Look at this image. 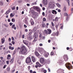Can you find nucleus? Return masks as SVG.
<instances>
[{"label": "nucleus", "mask_w": 73, "mask_h": 73, "mask_svg": "<svg viewBox=\"0 0 73 73\" xmlns=\"http://www.w3.org/2000/svg\"><path fill=\"white\" fill-rule=\"evenodd\" d=\"M27 50L25 48V46H22L21 48L20 53L21 54H24V55H26L27 54Z\"/></svg>", "instance_id": "1"}, {"label": "nucleus", "mask_w": 73, "mask_h": 73, "mask_svg": "<svg viewBox=\"0 0 73 73\" xmlns=\"http://www.w3.org/2000/svg\"><path fill=\"white\" fill-rule=\"evenodd\" d=\"M65 65L66 68L69 70H70V69H73V66L69 63H67Z\"/></svg>", "instance_id": "2"}, {"label": "nucleus", "mask_w": 73, "mask_h": 73, "mask_svg": "<svg viewBox=\"0 0 73 73\" xmlns=\"http://www.w3.org/2000/svg\"><path fill=\"white\" fill-rule=\"evenodd\" d=\"M26 62L27 64H29V65H32V62L31 61V57H28L26 58Z\"/></svg>", "instance_id": "3"}, {"label": "nucleus", "mask_w": 73, "mask_h": 73, "mask_svg": "<svg viewBox=\"0 0 73 73\" xmlns=\"http://www.w3.org/2000/svg\"><path fill=\"white\" fill-rule=\"evenodd\" d=\"M33 8L34 9H36L37 12H40V9L39 8L37 7H33Z\"/></svg>", "instance_id": "4"}, {"label": "nucleus", "mask_w": 73, "mask_h": 73, "mask_svg": "<svg viewBox=\"0 0 73 73\" xmlns=\"http://www.w3.org/2000/svg\"><path fill=\"white\" fill-rule=\"evenodd\" d=\"M63 58H64V60L66 61H68V59H69L68 56V55H64L63 56Z\"/></svg>", "instance_id": "5"}, {"label": "nucleus", "mask_w": 73, "mask_h": 73, "mask_svg": "<svg viewBox=\"0 0 73 73\" xmlns=\"http://www.w3.org/2000/svg\"><path fill=\"white\" fill-rule=\"evenodd\" d=\"M40 62L41 64H44L45 62V59L43 58H41L40 60Z\"/></svg>", "instance_id": "6"}, {"label": "nucleus", "mask_w": 73, "mask_h": 73, "mask_svg": "<svg viewBox=\"0 0 73 73\" xmlns=\"http://www.w3.org/2000/svg\"><path fill=\"white\" fill-rule=\"evenodd\" d=\"M52 33V31L50 29H48L47 31H46V34L47 35H49Z\"/></svg>", "instance_id": "7"}, {"label": "nucleus", "mask_w": 73, "mask_h": 73, "mask_svg": "<svg viewBox=\"0 0 73 73\" xmlns=\"http://www.w3.org/2000/svg\"><path fill=\"white\" fill-rule=\"evenodd\" d=\"M31 13H32V14H33V15H35V16H37L38 13H37V12H35L34 10L31 11Z\"/></svg>", "instance_id": "8"}, {"label": "nucleus", "mask_w": 73, "mask_h": 73, "mask_svg": "<svg viewBox=\"0 0 73 73\" xmlns=\"http://www.w3.org/2000/svg\"><path fill=\"white\" fill-rule=\"evenodd\" d=\"M24 43L27 46H29L31 45V42H27V43Z\"/></svg>", "instance_id": "9"}, {"label": "nucleus", "mask_w": 73, "mask_h": 73, "mask_svg": "<svg viewBox=\"0 0 73 73\" xmlns=\"http://www.w3.org/2000/svg\"><path fill=\"white\" fill-rule=\"evenodd\" d=\"M35 54L37 56V57L39 56H40V54H39L37 52V51H35Z\"/></svg>", "instance_id": "10"}, {"label": "nucleus", "mask_w": 73, "mask_h": 73, "mask_svg": "<svg viewBox=\"0 0 73 73\" xmlns=\"http://www.w3.org/2000/svg\"><path fill=\"white\" fill-rule=\"evenodd\" d=\"M54 5L53 4H50L49 5V7L50 8H54Z\"/></svg>", "instance_id": "11"}, {"label": "nucleus", "mask_w": 73, "mask_h": 73, "mask_svg": "<svg viewBox=\"0 0 73 73\" xmlns=\"http://www.w3.org/2000/svg\"><path fill=\"white\" fill-rule=\"evenodd\" d=\"M52 13L53 14H55L56 15L57 14V12L55 10H53L52 11Z\"/></svg>", "instance_id": "12"}, {"label": "nucleus", "mask_w": 73, "mask_h": 73, "mask_svg": "<svg viewBox=\"0 0 73 73\" xmlns=\"http://www.w3.org/2000/svg\"><path fill=\"white\" fill-rule=\"evenodd\" d=\"M31 58L33 62H34L36 61V60H35V58L34 56H32Z\"/></svg>", "instance_id": "13"}, {"label": "nucleus", "mask_w": 73, "mask_h": 73, "mask_svg": "<svg viewBox=\"0 0 73 73\" xmlns=\"http://www.w3.org/2000/svg\"><path fill=\"white\" fill-rule=\"evenodd\" d=\"M27 38L29 40H31L32 39V36H30L28 37Z\"/></svg>", "instance_id": "14"}, {"label": "nucleus", "mask_w": 73, "mask_h": 73, "mask_svg": "<svg viewBox=\"0 0 73 73\" xmlns=\"http://www.w3.org/2000/svg\"><path fill=\"white\" fill-rule=\"evenodd\" d=\"M36 65H38V66L39 67H40V66H41V65L40 64V63H39L38 62H36Z\"/></svg>", "instance_id": "15"}, {"label": "nucleus", "mask_w": 73, "mask_h": 73, "mask_svg": "<svg viewBox=\"0 0 73 73\" xmlns=\"http://www.w3.org/2000/svg\"><path fill=\"white\" fill-rule=\"evenodd\" d=\"M58 63H59V64H62L63 61L62 60H59L58 61Z\"/></svg>", "instance_id": "16"}, {"label": "nucleus", "mask_w": 73, "mask_h": 73, "mask_svg": "<svg viewBox=\"0 0 73 73\" xmlns=\"http://www.w3.org/2000/svg\"><path fill=\"white\" fill-rule=\"evenodd\" d=\"M42 2L44 5H46V0H43Z\"/></svg>", "instance_id": "17"}, {"label": "nucleus", "mask_w": 73, "mask_h": 73, "mask_svg": "<svg viewBox=\"0 0 73 73\" xmlns=\"http://www.w3.org/2000/svg\"><path fill=\"white\" fill-rule=\"evenodd\" d=\"M4 38H3L1 39V42L2 44H3L5 41V40H4Z\"/></svg>", "instance_id": "18"}, {"label": "nucleus", "mask_w": 73, "mask_h": 73, "mask_svg": "<svg viewBox=\"0 0 73 73\" xmlns=\"http://www.w3.org/2000/svg\"><path fill=\"white\" fill-rule=\"evenodd\" d=\"M56 5L58 7H59V8L61 7V5L59 3H56Z\"/></svg>", "instance_id": "19"}, {"label": "nucleus", "mask_w": 73, "mask_h": 73, "mask_svg": "<svg viewBox=\"0 0 73 73\" xmlns=\"http://www.w3.org/2000/svg\"><path fill=\"white\" fill-rule=\"evenodd\" d=\"M9 12H10V10H9L8 11H7L5 13V14L6 15H8V13H9Z\"/></svg>", "instance_id": "20"}, {"label": "nucleus", "mask_w": 73, "mask_h": 73, "mask_svg": "<svg viewBox=\"0 0 73 73\" xmlns=\"http://www.w3.org/2000/svg\"><path fill=\"white\" fill-rule=\"evenodd\" d=\"M11 21L13 23L15 22V18H13L11 19Z\"/></svg>", "instance_id": "21"}, {"label": "nucleus", "mask_w": 73, "mask_h": 73, "mask_svg": "<svg viewBox=\"0 0 73 73\" xmlns=\"http://www.w3.org/2000/svg\"><path fill=\"white\" fill-rule=\"evenodd\" d=\"M49 55V54L48 52H46V57H48V56Z\"/></svg>", "instance_id": "22"}, {"label": "nucleus", "mask_w": 73, "mask_h": 73, "mask_svg": "<svg viewBox=\"0 0 73 73\" xmlns=\"http://www.w3.org/2000/svg\"><path fill=\"white\" fill-rule=\"evenodd\" d=\"M46 62L47 64H49L50 63V60L49 59H48L46 61Z\"/></svg>", "instance_id": "23"}, {"label": "nucleus", "mask_w": 73, "mask_h": 73, "mask_svg": "<svg viewBox=\"0 0 73 73\" xmlns=\"http://www.w3.org/2000/svg\"><path fill=\"white\" fill-rule=\"evenodd\" d=\"M58 17H56L55 18V21H58Z\"/></svg>", "instance_id": "24"}, {"label": "nucleus", "mask_w": 73, "mask_h": 73, "mask_svg": "<svg viewBox=\"0 0 73 73\" xmlns=\"http://www.w3.org/2000/svg\"><path fill=\"white\" fill-rule=\"evenodd\" d=\"M23 43H26L27 42H28V41H27V40H23Z\"/></svg>", "instance_id": "25"}, {"label": "nucleus", "mask_w": 73, "mask_h": 73, "mask_svg": "<svg viewBox=\"0 0 73 73\" xmlns=\"http://www.w3.org/2000/svg\"><path fill=\"white\" fill-rule=\"evenodd\" d=\"M0 5H3V2L2 1L0 2Z\"/></svg>", "instance_id": "26"}, {"label": "nucleus", "mask_w": 73, "mask_h": 73, "mask_svg": "<svg viewBox=\"0 0 73 73\" xmlns=\"http://www.w3.org/2000/svg\"><path fill=\"white\" fill-rule=\"evenodd\" d=\"M64 11H66V7H64L63 9Z\"/></svg>", "instance_id": "27"}, {"label": "nucleus", "mask_w": 73, "mask_h": 73, "mask_svg": "<svg viewBox=\"0 0 73 73\" xmlns=\"http://www.w3.org/2000/svg\"><path fill=\"white\" fill-rule=\"evenodd\" d=\"M37 40V36H35V37L34 40H35V41H36Z\"/></svg>", "instance_id": "28"}, {"label": "nucleus", "mask_w": 73, "mask_h": 73, "mask_svg": "<svg viewBox=\"0 0 73 73\" xmlns=\"http://www.w3.org/2000/svg\"><path fill=\"white\" fill-rule=\"evenodd\" d=\"M64 15L65 16H68V14L67 13H65L64 14Z\"/></svg>", "instance_id": "29"}, {"label": "nucleus", "mask_w": 73, "mask_h": 73, "mask_svg": "<svg viewBox=\"0 0 73 73\" xmlns=\"http://www.w3.org/2000/svg\"><path fill=\"white\" fill-rule=\"evenodd\" d=\"M58 34H59L58 31H57L56 33H55V35H56V36H58Z\"/></svg>", "instance_id": "30"}, {"label": "nucleus", "mask_w": 73, "mask_h": 73, "mask_svg": "<svg viewBox=\"0 0 73 73\" xmlns=\"http://www.w3.org/2000/svg\"><path fill=\"white\" fill-rule=\"evenodd\" d=\"M33 29V31H36V30H37V28H36V27H35Z\"/></svg>", "instance_id": "31"}, {"label": "nucleus", "mask_w": 73, "mask_h": 73, "mask_svg": "<svg viewBox=\"0 0 73 73\" xmlns=\"http://www.w3.org/2000/svg\"><path fill=\"white\" fill-rule=\"evenodd\" d=\"M42 27L43 28H45V24H42Z\"/></svg>", "instance_id": "32"}, {"label": "nucleus", "mask_w": 73, "mask_h": 73, "mask_svg": "<svg viewBox=\"0 0 73 73\" xmlns=\"http://www.w3.org/2000/svg\"><path fill=\"white\" fill-rule=\"evenodd\" d=\"M16 51L17 50H15L13 52V54H15V53H16Z\"/></svg>", "instance_id": "33"}, {"label": "nucleus", "mask_w": 73, "mask_h": 73, "mask_svg": "<svg viewBox=\"0 0 73 73\" xmlns=\"http://www.w3.org/2000/svg\"><path fill=\"white\" fill-rule=\"evenodd\" d=\"M10 16L11 17H13V16H14V15H13L12 13H11L10 14Z\"/></svg>", "instance_id": "34"}, {"label": "nucleus", "mask_w": 73, "mask_h": 73, "mask_svg": "<svg viewBox=\"0 0 73 73\" xmlns=\"http://www.w3.org/2000/svg\"><path fill=\"white\" fill-rule=\"evenodd\" d=\"M22 1V0H18V2H19V3H21Z\"/></svg>", "instance_id": "35"}, {"label": "nucleus", "mask_w": 73, "mask_h": 73, "mask_svg": "<svg viewBox=\"0 0 73 73\" xmlns=\"http://www.w3.org/2000/svg\"><path fill=\"white\" fill-rule=\"evenodd\" d=\"M51 24H52V27H54V23H53L52 22Z\"/></svg>", "instance_id": "36"}, {"label": "nucleus", "mask_w": 73, "mask_h": 73, "mask_svg": "<svg viewBox=\"0 0 73 73\" xmlns=\"http://www.w3.org/2000/svg\"><path fill=\"white\" fill-rule=\"evenodd\" d=\"M42 70L43 71V72L44 73H46V70H44V69H43Z\"/></svg>", "instance_id": "37"}, {"label": "nucleus", "mask_w": 73, "mask_h": 73, "mask_svg": "<svg viewBox=\"0 0 73 73\" xmlns=\"http://www.w3.org/2000/svg\"><path fill=\"white\" fill-rule=\"evenodd\" d=\"M43 21H46V19L45 18H44L43 19Z\"/></svg>", "instance_id": "38"}, {"label": "nucleus", "mask_w": 73, "mask_h": 73, "mask_svg": "<svg viewBox=\"0 0 73 73\" xmlns=\"http://www.w3.org/2000/svg\"><path fill=\"white\" fill-rule=\"evenodd\" d=\"M49 25V23H46V25H47V26H46V27L47 28H48V25Z\"/></svg>", "instance_id": "39"}, {"label": "nucleus", "mask_w": 73, "mask_h": 73, "mask_svg": "<svg viewBox=\"0 0 73 73\" xmlns=\"http://www.w3.org/2000/svg\"><path fill=\"white\" fill-rule=\"evenodd\" d=\"M45 38V36H43L42 37V39L43 40H44Z\"/></svg>", "instance_id": "40"}, {"label": "nucleus", "mask_w": 73, "mask_h": 73, "mask_svg": "<svg viewBox=\"0 0 73 73\" xmlns=\"http://www.w3.org/2000/svg\"><path fill=\"white\" fill-rule=\"evenodd\" d=\"M11 39L13 41H14V40H15V39H14V38L13 37H11Z\"/></svg>", "instance_id": "41"}, {"label": "nucleus", "mask_w": 73, "mask_h": 73, "mask_svg": "<svg viewBox=\"0 0 73 73\" xmlns=\"http://www.w3.org/2000/svg\"><path fill=\"white\" fill-rule=\"evenodd\" d=\"M13 58L11 59V62L12 63V62H13Z\"/></svg>", "instance_id": "42"}, {"label": "nucleus", "mask_w": 73, "mask_h": 73, "mask_svg": "<svg viewBox=\"0 0 73 73\" xmlns=\"http://www.w3.org/2000/svg\"><path fill=\"white\" fill-rule=\"evenodd\" d=\"M12 8L13 10H14L15 9V6L13 7Z\"/></svg>", "instance_id": "43"}, {"label": "nucleus", "mask_w": 73, "mask_h": 73, "mask_svg": "<svg viewBox=\"0 0 73 73\" xmlns=\"http://www.w3.org/2000/svg\"><path fill=\"white\" fill-rule=\"evenodd\" d=\"M54 54V52H51V55H53Z\"/></svg>", "instance_id": "44"}, {"label": "nucleus", "mask_w": 73, "mask_h": 73, "mask_svg": "<svg viewBox=\"0 0 73 73\" xmlns=\"http://www.w3.org/2000/svg\"><path fill=\"white\" fill-rule=\"evenodd\" d=\"M31 25H34V22H32L31 23Z\"/></svg>", "instance_id": "45"}, {"label": "nucleus", "mask_w": 73, "mask_h": 73, "mask_svg": "<svg viewBox=\"0 0 73 73\" xmlns=\"http://www.w3.org/2000/svg\"><path fill=\"white\" fill-rule=\"evenodd\" d=\"M39 46H42V45H43L42 44L40 43L39 44Z\"/></svg>", "instance_id": "46"}, {"label": "nucleus", "mask_w": 73, "mask_h": 73, "mask_svg": "<svg viewBox=\"0 0 73 73\" xmlns=\"http://www.w3.org/2000/svg\"><path fill=\"white\" fill-rule=\"evenodd\" d=\"M15 25L14 24L12 25V28H14V27H15Z\"/></svg>", "instance_id": "47"}, {"label": "nucleus", "mask_w": 73, "mask_h": 73, "mask_svg": "<svg viewBox=\"0 0 73 73\" xmlns=\"http://www.w3.org/2000/svg\"><path fill=\"white\" fill-rule=\"evenodd\" d=\"M39 37H42V34H41V33H40V35H39Z\"/></svg>", "instance_id": "48"}, {"label": "nucleus", "mask_w": 73, "mask_h": 73, "mask_svg": "<svg viewBox=\"0 0 73 73\" xmlns=\"http://www.w3.org/2000/svg\"><path fill=\"white\" fill-rule=\"evenodd\" d=\"M10 70V68H7V71H9Z\"/></svg>", "instance_id": "49"}, {"label": "nucleus", "mask_w": 73, "mask_h": 73, "mask_svg": "<svg viewBox=\"0 0 73 73\" xmlns=\"http://www.w3.org/2000/svg\"><path fill=\"white\" fill-rule=\"evenodd\" d=\"M7 64V65H8L9 64V61H6Z\"/></svg>", "instance_id": "50"}, {"label": "nucleus", "mask_w": 73, "mask_h": 73, "mask_svg": "<svg viewBox=\"0 0 73 73\" xmlns=\"http://www.w3.org/2000/svg\"><path fill=\"white\" fill-rule=\"evenodd\" d=\"M42 15H43V16H45V13H44V12H43L42 13Z\"/></svg>", "instance_id": "51"}, {"label": "nucleus", "mask_w": 73, "mask_h": 73, "mask_svg": "<svg viewBox=\"0 0 73 73\" xmlns=\"http://www.w3.org/2000/svg\"><path fill=\"white\" fill-rule=\"evenodd\" d=\"M69 49H70V48L69 47H67L66 48V49H67V50H69Z\"/></svg>", "instance_id": "52"}, {"label": "nucleus", "mask_w": 73, "mask_h": 73, "mask_svg": "<svg viewBox=\"0 0 73 73\" xmlns=\"http://www.w3.org/2000/svg\"><path fill=\"white\" fill-rule=\"evenodd\" d=\"M8 57H11V55L10 54H8L7 55Z\"/></svg>", "instance_id": "53"}, {"label": "nucleus", "mask_w": 73, "mask_h": 73, "mask_svg": "<svg viewBox=\"0 0 73 73\" xmlns=\"http://www.w3.org/2000/svg\"><path fill=\"white\" fill-rule=\"evenodd\" d=\"M58 25H56L55 26L56 28H58Z\"/></svg>", "instance_id": "54"}, {"label": "nucleus", "mask_w": 73, "mask_h": 73, "mask_svg": "<svg viewBox=\"0 0 73 73\" xmlns=\"http://www.w3.org/2000/svg\"><path fill=\"white\" fill-rule=\"evenodd\" d=\"M48 70L49 72H50V69L49 68H48Z\"/></svg>", "instance_id": "55"}, {"label": "nucleus", "mask_w": 73, "mask_h": 73, "mask_svg": "<svg viewBox=\"0 0 73 73\" xmlns=\"http://www.w3.org/2000/svg\"><path fill=\"white\" fill-rule=\"evenodd\" d=\"M22 38H24V35H23L22 36Z\"/></svg>", "instance_id": "56"}, {"label": "nucleus", "mask_w": 73, "mask_h": 73, "mask_svg": "<svg viewBox=\"0 0 73 73\" xmlns=\"http://www.w3.org/2000/svg\"><path fill=\"white\" fill-rule=\"evenodd\" d=\"M12 44H13V45H14V44H15V42H14L13 41H12Z\"/></svg>", "instance_id": "57"}, {"label": "nucleus", "mask_w": 73, "mask_h": 73, "mask_svg": "<svg viewBox=\"0 0 73 73\" xmlns=\"http://www.w3.org/2000/svg\"><path fill=\"white\" fill-rule=\"evenodd\" d=\"M67 1L68 3L69 4V3H70V1H69V0H67Z\"/></svg>", "instance_id": "58"}, {"label": "nucleus", "mask_w": 73, "mask_h": 73, "mask_svg": "<svg viewBox=\"0 0 73 73\" xmlns=\"http://www.w3.org/2000/svg\"><path fill=\"white\" fill-rule=\"evenodd\" d=\"M27 5L28 7H29V6H30V4H29L27 3Z\"/></svg>", "instance_id": "59"}, {"label": "nucleus", "mask_w": 73, "mask_h": 73, "mask_svg": "<svg viewBox=\"0 0 73 73\" xmlns=\"http://www.w3.org/2000/svg\"><path fill=\"white\" fill-rule=\"evenodd\" d=\"M9 49H11L12 48V46H9Z\"/></svg>", "instance_id": "60"}, {"label": "nucleus", "mask_w": 73, "mask_h": 73, "mask_svg": "<svg viewBox=\"0 0 73 73\" xmlns=\"http://www.w3.org/2000/svg\"><path fill=\"white\" fill-rule=\"evenodd\" d=\"M58 12H61V10L60 9L58 10Z\"/></svg>", "instance_id": "61"}, {"label": "nucleus", "mask_w": 73, "mask_h": 73, "mask_svg": "<svg viewBox=\"0 0 73 73\" xmlns=\"http://www.w3.org/2000/svg\"><path fill=\"white\" fill-rule=\"evenodd\" d=\"M32 32H30L29 33V35H31V34H32Z\"/></svg>", "instance_id": "62"}, {"label": "nucleus", "mask_w": 73, "mask_h": 73, "mask_svg": "<svg viewBox=\"0 0 73 73\" xmlns=\"http://www.w3.org/2000/svg\"><path fill=\"white\" fill-rule=\"evenodd\" d=\"M30 73H33V71H32L31 70H30Z\"/></svg>", "instance_id": "63"}, {"label": "nucleus", "mask_w": 73, "mask_h": 73, "mask_svg": "<svg viewBox=\"0 0 73 73\" xmlns=\"http://www.w3.org/2000/svg\"><path fill=\"white\" fill-rule=\"evenodd\" d=\"M14 49V47H12L11 48V50H13Z\"/></svg>", "instance_id": "64"}]
</instances>
